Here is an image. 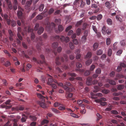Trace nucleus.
<instances>
[{
	"mask_svg": "<svg viewBox=\"0 0 126 126\" xmlns=\"http://www.w3.org/2000/svg\"><path fill=\"white\" fill-rule=\"evenodd\" d=\"M37 94L38 95V97L39 98H40L41 100V102H44L45 101V97L44 96L40 93H37Z\"/></svg>",
	"mask_w": 126,
	"mask_h": 126,
	"instance_id": "obj_10",
	"label": "nucleus"
},
{
	"mask_svg": "<svg viewBox=\"0 0 126 126\" xmlns=\"http://www.w3.org/2000/svg\"><path fill=\"white\" fill-rule=\"evenodd\" d=\"M63 57H61V61L62 62H63L64 61V59H65V61L66 62L68 60V57L67 55L65 54L63 55Z\"/></svg>",
	"mask_w": 126,
	"mask_h": 126,
	"instance_id": "obj_13",
	"label": "nucleus"
},
{
	"mask_svg": "<svg viewBox=\"0 0 126 126\" xmlns=\"http://www.w3.org/2000/svg\"><path fill=\"white\" fill-rule=\"evenodd\" d=\"M47 75L50 77V78L47 79H48V82H47V84H49L50 83H52L53 81V80L52 79V77L49 74H47Z\"/></svg>",
	"mask_w": 126,
	"mask_h": 126,
	"instance_id": "obj_16",
	"label": "nucleus"
},
{
	"mask_svg": "<svg viewBox=\"0 0 126 126\" xmlns=\"http://www.w3.org/2000/svg\"><path fill=\"white\" fill-rule=\"evenodd\" d=\"M110 91L108 90L104 89L102 91V92L104 94H107L110 93Z\"/></svg>",
	"mask_w": 126,
	"mask_h": 126,
	"instance_id": "obj_37",
	"label": "nucleus"
},
{
	"mask_svg": "<svg viewBox=\"0 0 126 126\" xmlns=\"http://www.w3.org/2000/svg\"><path fill=\"white\" fill-rule=\"evenodd\" d=\"M36 18L38 20H41L43 19V16L41 15L37 16L36 17Z\"/></svg>",
	"mask_w": 126,
	"mask_h": 126,
	"instance_id": "obj_43",
	"label": "nucleus"
},
{
	"mask_svg": "<svg viewBox=\"0 0 126 126\" xmlns=\"http://www.w3.org/2000/svg\"><path fill=\"white\" fill-rule=\"evenodd\" d=\"M87 26V24L86 23H83V26L82 29L83 30H85L86 28V27Z\"/></svg>",
	"mask_w": 126,
	"mask_h": 126,
	"instance_id": "obj_50",
	"label": "nucleus"
},
{
	"mask_svg": "<svg viewBox=\"0 0 126 126\" xmlns=\"http://www.w3.org/2000/svg\"><path fill=\"white\" fill-rule=\"evenodd\" d=\"M111 114H113L115 115L118 114L119 112L115 110H113L111 111Z\"/></svg>",
	"mask_w": 126,
	"mask_h": 126,
	"instance_id": "obj_38",
	"label": "nucleus"
},
{
	"mask_svg": "<svg viewBox=\"0 0 126 126\" xmlns=\"http://www.w3.org/2000/svg\"><path fill=\"white\" fill-rule=\"evenodd\" d=\"M58 44L57 42H54L52 44V47L53 48L56 49L58 46Z\"/></svg>",
	"mask_w": 126,
	"mask_h": 126,
	"instance_id": "obj_21",
	"label": "nucleus"
},
{
	"mask_svg": "<svg viewBox=\"0 0 126 126\" xmlns=\"http://www.w3.org/2000/svg\"><path fill=\"white\" fill-rule=\"evenodd\" d=\"M40 57L42 61L39 60L40 63H43L45 62V58L44 56L43 55H40Z\"/></svg>",
	"mask_w": 126,
	"mask_h": 126,
	"instance_id": "obj_17",
	"label": "nucleus"
},
{
	"mask_svg": "<svg viewBox=\"0 0 126 126\" xmlns=\"http://www.w3.org/2000/svg\"><path fill=\"white\" fill-rule=\"evenodd\" d=\"M65 107L63 105H61L59 107V109L61 110H63L65 109Z\"/></svg>",
	"mask_w": 126,
	"mask_h": 126,
	"instance_id": "obj_44",
	"label": "nucleus"
},
{
	"mask_svg": "<svg viewBox=\"0 0 126 126\" xmlns=\"http://www.w3.org/2000/svg\"><path fill=\"white\" fill-rule=\"evenodd\" d=\"M116 19L118 20L120 22H121L122 21V20L119 16H116Z\"/></svg>",
	"mask_w": 126,
	"mask_h": 126,
	"instance_id": "obj_61",
	"label": "nucleus"
},
{
	"mask_svg": "<svg viewBox=\"0 0 126 126\" xmlns=\"http://www.w3.org/2000/svg\"><path fill=\"white\" fill-rule=\"evenodd\" d=\"M29 118L31 119L33 121H35L37 119V118L35 116L31 115L30 116Z\"/></svg>",
	"mask_w": 126,
	"mask_h": 126,
	"instance_id": "obj_26",
	"label": "nucleus"
},
{
	"mask_svg": "<svg viewBox=\"0 0 126 126\" xmlns=\"http://www.w3.org/2000/svg\"><path fill=\"white\" fill-rule=\"evenodd\" d=\"M67 112L71 114V115L75 118H77L78 117V116L75 114L73 113L72 112V111L70 109H67Z\"/></svg>",
	"mask_w": 126,
	"mask_h": 126,
	"instance_id": "obj_5",
	"label": "nucleus"
},
{
	"mask_svg": "<svg viewBox=\"0 0 126 126\" xmlns=\"http://www.w3.org/2000/svg\"><path fill=\"white\" fill-rule=\"evenodd\" d=\"M60 10H56L54 13V15H56L58 14H59L60 13Z\"/></svg>",
	"mask_w": 126,
	"mask_h": 126,
	"instance_id": "obj_60",
	"label": "nucleus"
},
{
	"mask_svg": "<svg viewBox=\"0 0 126 126\" xmlns=\"http://www.w3.org/2000/svg\"><path fill=\"white\" fill-rule=\"evenodd\" d=\"M120 43L122 46H124L125 45V42L124 40H122L121 41Z\"/></svg>",
	"mask_w": 126,
	"mask_h": 126,
	"instance_id": "obj_58",
	"label": "nucleus"
},
{
	"mask_svg": "<svg viewBox=\"0 0 126 126\" xmlns=\"http://www.w3.org/2000/svg\"><path fill=\"white\" fill-rule=\"evenodd\" d=\"M44 6V4H41L39 9V11H42L43 10Z\"/></svg>",
	"mask_w": 126,
	"mask_h": 126,
	"instance_id": "obj_31",
	"label": "nucleus"
},
{
	"mask_svg": "<svg viewBox=\"0 0 126 126\" xmlns=\"http://www.w3.org/2000/svg\"><path fill=\"white\" fill-rule=\"evenodd\" d=\"M74 6L78 5V4H79V0H76L74 3Z\"/></svg>",
	"mask_w": 126,
	"mask_h": 126,
	"instance_id": "obj_53",
	"label": "nucleus"
},
{
	"mask_svg": "<svg viewBox=\"0 0 126 126\" xmlns=\"http://www.w3.org/2000/svg\"><path fill=\"white\" fill-rule=\"evenodd\" d=\"M107 22L109 25H110L112 24V21L111 19L110 18H108L107 19Z\"/></svg>",
	"mask_w": 126,
	"mask_h": 126,
	"instance_id": "obj_35",
	"label": "nucleus"
},
{
	"mask_svg": "<svg viewBox=\"0 0 126 126\" xmlns=\"http://www.w3.org/2000/svg\"><path fill=\"white\" fill-rule=\"evenodd\" d=\"M90 72L89 70H87L85 71L84 74V75L85 76H87L89 75L90 74Z\"/></svg>",
	"mask_w": 126,
	"mask_h": 126,
	"instance_id": "obj_56",
	"label": "nucleus"
},
{
	"mask_svg": "<svg viewBox=\"0 0 126 126\" xmlns=\"http://www.w3.org/2000/svg\"><path fill=\"white\" fill-rule=\"evenodd\" d=\"M9 8L12 10L13 9L12 5L11 2L9 0H5Z\"/></svg>",
	"mask_w": 126,
	"mask_h": 126,
	"instance_id": "obj_7",
	"label": "nucleus"
},
{
	"mask_svg": "<svg viewBox=\"0 0 126 126\" xmlns=\"http://www.w3.org/2000/svg\"><path fill=\"white\" fill-rule=\"evenodd\" d=\"M49 85H50L52 88L54 89H55L57 88V86L54 84L51 83Z\"/></svg>",
	"mask_w": 126,
	"mask_h": 126,
	"instance_id": "obj_46",
	"label": "nucleus"
},
{
	"mask_svg": "<svg viewBox=\"0 0 126 126\" xmlns=\"http://www.w3.org/2000/svg\"><path fill=\"white\" fill-rule=\"evenodd\" d=\"M46 30L48 32L50 31L51 30H52V28L51 27L50 25V24L49 23H48L47 25L46 26Z\"/></svg>",
	"mask_w": 126,
	"mask_h": 126,
	"instance_id": "obj_12",
	"label": "nucleus"
},
{
	"mask_svg": "<svg viewBox=\"0 0 126 126\" xmlns=\"http://www.w3.org/2000/svg\"><path fill=\"white\" fill-rule=\"evenodd\" d=\"M101 70L100 68H97L95 71V73L97 74H100L101 73Z\"/></svg>",
	"mask_w": 126,
	"mask_h": 126,
	"instance_id": "obj_41",
	"label": "nucleus"
},
{
	"mask_svg": "<svg viewBox=\"0 0 126 126\" xmlns=\"http://www.w3.org/2000/svg\"><path fill=\"white\" fill-rule=\"evenodd\" d=\"M88 30H85L84 33V36L87 37L88 36Z\"/></svg>",
	"mask_w": 126,
	"mask_h": 126,
	"instance_id": "obj_59",
	"label": "nucleus"
},
{
	"mask_svg": "<svg viewBox=\"0 0 126 126\" xmlns=\"http://www.w3.org/2000/svg\"><path fill=\"white\" fill-rule=\"evenodd\" d=\"M92 27L93 30L96 33L97 31L96 26L94 25H92Z\"/></svg>",
	"mask_w": 126,
	"mask_h": 126,
	"instance_id": "obj_47",
	"label": "nucleus"
},
{
	"mask_svg": "<svg viewBox=\"0 0 126 126\" xmlns=\"http://www.w3.org/2000/svg\"><path fill=\"white\" fill-rule=\"evenodd\" d=\"M92 78L89 77L87 79L86 84L88 85H90L92 84Z\"/></svg>",
	"mask_w": 126,
	"mask_h": 126,
	"instance_id": "obj_6",
	"label": "nucleus"
},
{
	"mask_svg": "<svg viewBox=\"0 0 126 126\" xmlns=\"http://www.w3.org/2000/svg\"><path fill=\"white\" fill-rule=\"evenodd\" d=\"M54 39L55 40H60L62 42L65 41L66 43L68 42L69 41V39L68 37H66L65 38L63 36L56 35L54 37Z\"/></svg>",
	"mask_w": 126,
	"mask_h": 126,
	"instance_id": "obj_1",
	"label": "nucleus"
},
{
	"mask_svg": "<svg viewBox=\"0 0 126 126\" xmlns=\"http://www.w3.org/2000/svg\"><path fill=\"white\" fill-rule=\"evenodd\" d=\"M54 10L53 8H51L47 12V9H45L44 11L41 13V14L43 15L45 17L47 16L48 15H50L53 13Z\"/></svg>",
	"mask_w": 126,
	"mask_h": 126,
	"instance_id": "obj_3",
	"label": "nucleus"
},
{
	"mask_svg": "<svg viewBox=\"0 0 126 126\" xmlns=\"http://www.w3.org/2000/svg\"><path fill=\"white\" fill-rule=\"evenodd\" d=\"M107 82L110 84L112 85H115L116 84V82L113 80H110V79H107Z\"/></svg>",
	"mask_w": 126,
	"mask_h": 126,
	"instance_id": "obj_11",
	"label": "nucleus"
},
{
	"mask_svg": "<svg viewBox=\"0 0 126 126\" xmlns=\"http://www.w3.org/2000/svg\"><path fill=\"white\" fill-rule=\"evenodd\" d=\"M85 5V2H84L83 1H82L80 5V7L83 8Z\"/></svg>",
	"mask_w": 126,
	"mask_h": 126,
	"instance_id": "obj_49",
	"label": "nucleus"
},
{
	"mask_svg": "<svg viewBox=\"0 0 126 126\" xmlns=\"http://www.w3.org/2000/svg\"><path fill=\"white\" fill-rule=\"evenodd\" d=\"M111 32V30L109 29H107L106 31V33L108 34H110Z\"/></svg>",
	"mask_w": 126,
	"mask_h": 126,
	"instance_id": "obj_57",
	"label": "nucleus"
},
{
	"mask_svg": "<svg viewBox=\"0 0 126 126\" xmlns=\"http://www.w3.org/2000/svg\"><path fill=\"white\" fill-rule=\"evenodd\" d=\"M92 62V59H90L87 61L85 62L86 64L87 65H89Z\"/></svg>",
	"mask_w": 126,
	"mask_h": 126,
	"instance_id": "obj_25",
	"label": "nucleus"
},
{
	"mask_svg": "<svg viewBox=\"0 0 126 126\" xmlns=\"http://www.w3.org/2000/svg\"><path fill=\"white\" fill-rule=\"evenodd\" d=\"M69 46L71 49H73L74 48V46L72 42H70L69 44Z\"/></svg>",
	"mask_w": 126,
	"mask_h": 126,
	"instance_id": "obj_34",
	"label": "nucleus"
},
{
	"mask_svg": "<svg viewBox=\"0 0 126 126\" xmlns=\"http://www.w3.org/2000/svg\"><path fill=\"white\" fill-rule=\"evenodd\" d=\"M111 43L110 39L109 38H107L106 40V43L107 45H109Z\"/></svg>",
	"mask_w": 126,
	"mask_h": 126,
	"instance_id": "obj_33",
	"label": "nucleus"
},
{
	"mask_svg": "<svg viewBox=\"0 0 126 126\" xmlns=\"http://www.w3.org/2000/svg\"><path fill=\"white\" fill-rule=\"evenodd\" d=\"M27 118V116L25 114H23L22 117L21 119V121L22 122H24L26 121Z\"/></svg>",
	"mask_w": 126,
	"mask_h": 126,
	"instance_id": "obj_15",
	"label": "nucleus"
},
{
	"mask_svg": "<svg viewBox=\"0 0 126 126\" xmlns=\"http://www.w3.org/2000/svg\"><path fill=\"white\" fill-rule=\"evenodd\" d=\"M21 28L20 27H18L17 28V31L18 32L17 33V36L18 38L21 40H22V37L19 33V32H21Z\"/></svg>",
	"mask_w": 126,
	"mask_h": 126,
	"instance_id": "obj_8",
	"label": "nucleus"
},
{
	"mask_svg": "<svg viewBox=\"0 0 126 126\" xmlns=\"http://www.w3.org/2000/svg\"><path fill=\"white\" fill-rule=\"evenodd\" d=\"M98 44L96 43H95L93 45V50L94 51H95L96 50L97 48L98 47Z\"/></svg>",
	"mask_w": 126,
	"mask_h": 126,
	"instance_id": "obj_22",
	"label": "nucleus"
},
{
	"mask_svg": "<svg viewBox=\"0 0 126 126\" xmlns=\"http://www.w3.org/2000/svg\"><path fill=\"white\" fill-rule=\"evenodd\" d=\"M33 31V29L31 28L29 26H28V32H32L31 34V39L32 40H33L35 37V35L34 33L32 32Z\"/></svg>",
	"mask_w": 126,
	"mask_h": 126,
	"instance_id": "obj_4",
	"label": "nucleus"
},
{
	"mask_svg": "<svg viewBox=\"0 0 126 126\" xmlns=\"http://www.w3.org/2000/svg\"><path fill=\"white\" fill-rule=\"evenodd\" d=\"M92 55V53L90 52H88L85 58H90Z\"/></svg>",
	"mask_w": 126,
	"mask_h": 126,
	"instance_id": "obj_29",
	"label": "nucleus"
},
{
	"mask_svg": "<svg viewBox=\"0 0 126 126\" xmlns=\"http://www.w3.org/2000/svg\"><path fill=\"white\" fill-rule=\"evenodd\" d=\"M112 54V50L110 48L109 49L108 51V55L109 56H110Z\"/></svg>",
	"mask_w": 126,
	"mask_h": 126,
	"instance_id": "obj_48",
	"label": "nucleus"
},
{
	"mask_svg": "<svg viewBox=\"0 0 126 126\" xmlns=\"http://www.w3.org/2000/svg\"><path fill=\"white\" fill-rule=\"evenodd\" d=\"M55 22L57 23V24H59L61 23V20L60 19H55Z\"/></svg>",
	"mask_w": 126,
	"mask_h": 126,
	"instance_id": "obj_52",
	"label": "nucleus"
},
{
	"mask_svg": "<svg viewBox=\"0 0 126 126\" xmlns=\"http://www.w3.org/2000/svg\"><path fill=\"white\" fill-rule=\"evenodd\" d=\"M97 116V121H99L102 118V116L101 115H100L98 113H97L96 114Z\"/></svg>",
	"mask_w": 126,
	"mask_h": 126,
	"instance_id": "obj_32",
	"label": "nucleus"
},
{
	"mask_svg": "<svg viewBox=\"0 0 126 126\" xmlns=\"http://www.w3.org/2000/svg\"><path fill=\"white\" fill-rule=\"evenodd\" d=\"M11 25L13 27L15 26L16 25V22L14 20H12L11 21Z\"/></svg>",
	"mask_w": 126,
	"mask_h": 126,
	"instance_id": "obj_42",
	"label": "nucleus"
},
{
	"mask_svg": "<svg viewBox=\"0 0 126 126\" xmlns=\"http://www.w3.org/2000/svg\"><path fill=\"white\" fill-rule=\"evenodd\" d=\"M106 27L104 26L102 27V32L104 34H105L106 33Z\"/></svg>",
	"mask_w": 126,
	"mask_h": 126,
	"instance_id": "obj_28",
	"label": "nucleus"
},
{
	"mask_svg": "<svg viewBox=\"0 0 126 126\" xmlns=\"http://www.w3.org/2000/svg\"><path fill=\"white\" fill-rule=\"evenodd\" d=\"M106 6L109 8H111L112 5L109 2H106L105 3Z\"/></svg>",
	"mask_w": 126,
	"mask_h": 126,
	"instance_id": "obj_24",
	"label": "nucleus"
},
{
	"mask_svg": "<svg viewBox=\"0 0 126 126\" xmlns=\"http://www.w3.org/2000/svg\"><path fill=\"white\" fill-rule=\"evenodd\" d=\"M23 11L21 10H18L17 12V16L18 18L21 19L23 17Z\"/></svg>",
	"mask_w": 126,
	"mask_h": 126,
	"instance_id": "obj_9",
	"label": "nucleus"
},
{
	"mask_svg": "<svg viewBox=\"0 0 126 126\" xmlns=\"http://www.w3.org/2000/svg\"><path fill=\"white\" fill-rule=\"evenodd\" d=\"M86 37H86L84 36H82L81 38H82V41L83 42H85V41L86 39V38H87Z\"/></svg>",
	"mask_w": 126,
	"mask_h": 126,
	"instance_id": "obj_63",
	"label": "nucleus"
},
{
	"mask_svg": "<svg viewBox=\"0 0 126 126\" xmlns=\"http://www.w3.org/2000/svg\"><path fill=\"white\" fill-rule=\"evenodd\" d=\"M26 66V69L27 70H28L29 68L32 67V65L28 63L27 65Z\"/></svg>",
	"mask_w": 126,
	"mask_h": 126,
	"instance_id": "obj_54",
	"label": "nucleus"
},
{
	"mask_svg": "<svg viewBox=\"0 0 126 126\" xmlns=\"http://www.w3.org/2000/svg\"><path fill=\"white\" fill-rule=\"evenodd\" d=\"M60 58L59 57H56L55 59V63L57 65H59L61 64V63L60 61Z\"/></svg>",
	"mask_w": 126,
	"mask_h": 126,
	"instance_id": "obj_23",
	"label": "nucleus"
},
{
	"mask_svg": "<svg viewBox=\"0 0 126 126\" xmlns=\"http://www.w3.org/2000/svg\"><path fill=\"white\" fill-rule=\"evenodd\" d=\"M95 67V66L94 65H92L90 67V71H93Z\"/></svg>",
	"mask_w": 126,
	"mask_h": 126,
	"instance_id": "obj_45",
	"label": "nucleus"
},
{
	"mask_svg": "<svg viewBox=\"0 0 126 126\" xmlns=\"http://www.w3.org/2000/svg\"><path fill=\"white\" fill-rule=\"evenodd\" d=\"M2 6V3L0 1V14L1 15V16L2 17H4V15L3 14L1 13V12L2 11V9L1 8V6Z\"/></svg>",
	"mask_w": 126,
	"mask_h": 126,
	"instance_id": "obj_39",
	"label": "nucleus"
},
{
	"mask_svg": "<svg viewBox=\"0 0 126 126\" xmlns=\"http://www.w3.org/2000/svg\"><path fill=\"white\" fill-rule=\"evenodd\" d=\"M72 26L71 25L69 26L66 28L65 30L66 32H68L69 30H70L72 28Z\"/></svg>",
	"mask_w": 126,
	"mask_h": 126,
	"instance_id": "obj_64",
	"label": "nucleus"
},
{
	"mask_svg": "<svg viewBox=\"0 0 126 126\" xmlns=\"http://www.w3.org/2000/svg\"><path fill=\"white\" fill-rule=\"evenodd\" d=\"M102 17V16L101 14H99L98 15L97 17V19L98 20H99L101 19Z\"/></svg>",
	"mask_w": 126,
	"mask_h": 126,
	"instance_id": "obj_51",
	"label": "nucleus"
},
{
	"mask_svg": "<svg viewBox=\"0 0 126 126\" xmlns=\"http://www.w3.org/2000/svg\"><path fill=\"white\" fill-rule=\"evenodd\" d=\"M48 121L46 119H44L41 123V124L42 125H43L45 124H47L48 123Z\"/></svg>",
	"mask_w": 126,
	"mask_h": 126,
	"instance_id": "obj_36",
	"label": "nucleus"
},
{
	"mask_svg": "<svg viewBox=\"0 0 126 126\" xmlns=\"http://www.w3.org/2000/svg\"><path fill=\"white\" fill-rule=\"evenodd\" d=\"M94 90H93V92L96 93L99 91L100 88L97 86H94Z\"/></svg>",
	"mask_w": 126,
	"mask_h": 126,
	"instance_id": "obj_19",
	"label": "nucleus"
},
{
	"mask_svg": "<svg viewBox=\"0 0 126 126\" xmlns=\"http://www.w3.org/2000/svg\"><path fill=\"white\" fill-rule=\"evenodd\" d=\"M58 29L59 32L62 31L63 30V28L61 25H59L58 26Z\"/></svg>",
	"mask_w": 126,
	"mask_h": 126,
	"instance_id": "obj_27",
	"label": "nucleus"
},
{
	"mask_svg": "<svg viewBox=\"0 0 126 126\" xmlns=\"http://www.w3.org/2000/svg\"><path fill=\"white\" fill-rule=\"evenodd\" d=\"M69 75L72 77H70L69 78V79L71 81L73 80L74 79V78L72 77H76V75L74 73H69Z\"/></svg>",
	"mask_w": 126,
	"mask_h": 126,
	"instance_id": "obj_14",
	"label": "nucleus"
},
{
	"mask_svg": "<svg viewBox=\"0 0 126 126\" xmlns=\"http://www.w3.org/2000/svg\"><path fill=\"white\" fill-rule=\"evenodd\" d=\"M42 80L43 82H45V80H46V79L44 76H41Z\"/></svg>",
	"mask_w": 126,
	"mask_h": 126,
	"instance_id": "obj_62",
	"label": "nucleus"
},
{
	"mask_svg": "<svg viewBox=\"0 0 126 126\" xmlns=\"http://www.w3.org/2000/svg\"><path fill=\"white\" fill-rule=\"evenodd\" d=\"M103 53V51L101 50H99L97 51L96 54L98 55H101Z\"/></svg>",
	"mask_w": 126,
	"mask_h": 126,
	"instance_id": "obj_40",
	"label": "nucleus"
},
{
	"mask_svg": "<svg viewBox=\"0 0 126 126\" xmlns=\"http://www.w3.org/2000/svg\"><path fill=\"white\" fill-rule=\"evenodd\" d=\"M117 89L118 90H121L124 89L125 86L124 85H119L117 86Z\"/></svg>",
	"mask_w": 126,
	"mask_h": 126,
	"instance_id": "obj_20",
	"label": "nucleus"
},
{
	"mask_svg": "<svg viewBox=\"0 0 126 126\" xmlns=\"http://www.w3.org/2000/svg\"><path fill=\"white\" fill-rule=\"evenodd\" d=\"M34 30L35 31L38 30L37 33L39 35H41L43 32L44 29L42 27H39V24L38 23H36L34 27Z\"/></svg>",
	"mask_w": 126,
	"mask_h": 126,
	"instance_id": "obj_2",
	"label": "nucleus"
},
{
	"mask_svg": "<svg viewBox=\"0 0 126 126\" xmlns=\"http://www.w3.org/2000/svg\"><path fill=\"white\" fill-rule=\"evenodd\" d=\"M116 77L117 78H123L124 77V76L121 74H117L116 75Z\"/></svg>",
	"mask_w": 126,
	"mask_h": 126,
	"instance_id": "obj_55",
	"label": "nucleus"
},
{
	"mask_svg": "<svg viewBox=\"0 0 126 126\" xmlns=\"http://www.w3.org/2000/svg\"><path fill=\"white\" fill-rule=\"evenodd\" d=\"M38 103L42 108H46V105L44 102H39Z\"/></svg>",
	"mask_w": 126,
	"mask_h": 126,
	"instance_id": "obj_18",
	"label": "nucleus"
},
{
	"mask_svg": "<svg viewBox=\"0 0 126 126\" xmlns=\"http://www.w3.org/2000/svg\"><path fill=\"white\" fill-rule=\"evenodd\" d=\"M32 0H30V1H27L26 4V5L28 7H29L30 5L32 3Z\"/></svg>",
	"mask_w": 126,
	"mask_h": 126,
	"instance_id": "obj_30",
	"label": "nucleus"
}]
</instances>
